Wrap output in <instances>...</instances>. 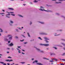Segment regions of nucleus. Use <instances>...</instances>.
<instances>
[{
	"mask_svg": "<svg viewBox=\"0 0 65 65\" xmlns=\"http://www.w3.org/2000/svg\"><path fill=\"white\" fill-rule=\"evenodd\" d=\"M7 37L8 38L9 40H10L12 39V35H7Z\"/></svg>",
	"mask_w": 65,
	"mask_h": 65,
	"instance_id": "obj_1",
	"label": "nucleus"
},
{
	"mask_svg": "<svg viewBox=\"0 0 65 65\" xmlns=\"http://www.w3.org/2000/svg\"><path fill=\"white\" fill-rule=\"evenodd\" d=\"M40 8L39 9V10H41V11H47V12H49V11L46 10H45L44 9H44V7L43 6H41L40 7Z\"/></svg>",
	"mask_w": 65,
	"mask_h": 65,
	"instance_id": "obj_2",
	"label": "nucleus"
},
{
	"mask_svg": "<svg viewBox=\"0 0 65 65\" xmlns=\"http://www.w3.org/2000/svg\"><path fill=\"white\" fill-rule=\"evenodd\" d=\"M35 48L36 49V50H37V51L39 52H40V53H43V51L41 50L40 49L36 48V47H35Z\"/></svg>",
	"mask_w": 65,
	"mask_h": 65,
	"instance_id": "obj_3",
	"label": "nucleus"
},
{
	"mask_svg": "<svg viewBox=\"0 0 65 65\" xmlns=\"http://www.w3.org/2000/svg\"><path fill=\"white\" fill-rule=\"evenodd\" d=\"M13 21L10 20L9 24L10 26H12V24H13Z\"/></svg>",
	"mask_w": 65,
	"mask_h": 65,
	"instance_id": "obj_4",
	"label": "nucleus"
},
{
	"mask_svg": "<svg viewBox=\"0 0 65 65\" xmlns=\"http://www.w3.org/2000/svg\"><path fill=\"white\" fill-rule=\"evenodd\" d=\"M39 34L40 35H45L46 34L43 32H40L39 33Z\"/></svg>",
	"mask_w": 65,
	"mask_h": 65,
	"instance_id": "obj_5",
	"label": "nucleus"
},
{
	"mask_svg": "<svg viewBox=\"0 0 65 65\" xmlns=\"http://www.w3.org/2000/svg\"><path fill=\"white\" fill-rule=\"evenodd\" d=\"M13 44L12 43H11L10 44H9V46H13Z\"/></svg>",
	"mask_w": 65,
	"mask_h": 65,
	"instance_id": "obj_6",
	"label": "nucleus"
},
{
	"mask_svg": "<svg viewBox=\"0 0 65 65\" xmlns=\"http://www.w3.org/2000/svg\"><path fill=\"white\" fill-rule=\"evenodd\" d=\"M49 45V44H44V46H47Z\"/></svg>",
	"mask_w": 65,
	"mask_h": 65,
	"instance_id": "obj_7",
	"label": "nucleus"
},
{
	"mask_svg": "<svg viewBox=\"0 0 65 65\" xmlns=\"http://www.w3.org/2000/svg\"><path fill=\"white\" fill-rule=\"evenodd\" d=\"M4 40H5V41H8V39L6 38H4Z\"/></svg>",
	"mask_w": 65,
	"mask_h": 65,
	"instance_id": "obj_8",
	"label": "nucleus"
},
{
	"mask_svg": "<svg viewBox=\"0 0 65 65\" xmlns=\"http://www.w3.org/2000/svg\"><path fill=\"white\" fill-rule=\"evenodd\" d=\"M0 63H1L2 64H3V65H6V64L5 63H4V62H1Z\"/></svg>",
	"mask_w": 65,
	"mask_h": 65,
	"instance_id": "obj_9",
	"label": "nucleus"
},
{
	"mask_svg": "<svg viewBox=\"0 0 65 65\" xmlns=\"http://www.w3.org/2000/svg\"><path fill=\"white\" fill-rule=\"evenodd\" d=\"M9 15H10V14H8L6 15V17H7V18H9Z\"/></svg>",
	"mask_w": 65,
	"mask_h": 65,
	"instance_id": "obj_10",
	"label": "nucleus"
},
{
	"mask_svg": "<svg viewBox=\"0 0 65 65\" xmlns=\"http://www.w3.org/2000/svg\"><path fill=\"white\" fill-rule=\"evenodd\" d=\"M44 39H45V40H48V39L46 37H45L44 38Z\"/></svg>",
	"mask_w": 65,
	"mask_h": 65,
	"instance_id": "obj_11",
	"label": "nucleus"
},
{
	"mask_svg": "<svg viewBox=\"0 0 65 65\" xmlns=\"http://www.w3.org/2000/svg\"><path fill=\"white\" fill-rule=\"evenodd\" d=\"M18 15L20 17H21V18H23V16L21 15L18 14Z\"/></svg>",
	"mask_w": 65,
	"mask_h": 65,
	"instance_id": "obj_12",
	"label": "nucleus"
},
{
	"mask_svg": "<svg viewBox=\"0 0 65 65\" xmlns=\"http://www.w3.org/2000/svg\"><path fill=\"white\" fill-rule=\"evenodd\" d=\"M37 64L39 65H42V63H37Z\"/></svg>",
	"mask_w": 65,
	"mask_h": 65,
	"instance_id": "obj_13",
	"label": "nucleus"
},
{
	"mask_svg": "<svg viewBox=\"0 0 65 65\" xmlns=\"http://www.w3.org/2000/svg\"><path fill=\"white\" fill-rule=\"evenodd\" d=\"M34 2L35 3H37L38 2V1L35 0Z\"/></svg>",
	"mask_w": 65,
	"mask_h": 65,
	"instance_id": "obj_14",
	"label": "nucleus"
},
{
	"mask_svg": "<svg viewBox=\"0 0 65 65\" xmlns=\"http://www.w3.org/2000/svg\"><path fill=\"white\" fill-rule=\"evenodd\" d=\"M8 9H10L11 10H14V9H13V8H8Z\"/></svg>",
	"mask_w": 65,
	"mask_h": 65,
	"instance_id": "obj_15",
	"label": "nucleus"
},
{
	"mask_svg": "<svg viewBox=\"0 0 65 65\" xmlns=\"http://www.w3.org/2000/svg\"><path fill=\"white\" fill-rule=\"evenodd\" d=\"M44 41H46L45 42H46V43H48V42H49L48 41L46 40H45Z\"/></svg>",
	"mask_w": 65,
	"mask_h": 65,
	"instance_id": "obj_16",
	"label": "nucleus"
},
{
	"mask_svg": "<svg viewBox=\"0 0 65 65\" xmlns=\"http://www.w3.org/2000/svg\"><path fill=\"white\" fill-rule=\"evenodd\" d=\"M20 63H21V64H24L25 63V62H21Z\"/></svg>",
	"mask_w": 65,
	"mask_h": 65,
	"instance_id": "obj_17",
	"label": "nucleus"
},
{
	"mask_svg": "<svg viewBox=\"0 0 65 65\" xmlns=\"http://www.w3.org/2000/svg\"><path fill=\"white\" fill-rule=\"evenodd\" d=\"M27 43H28V42H24V44H27Z\"/></svg>",
	"mask_w": 65,
	"mask_h": 65,
	"instance_id": "obj_18",
	"label": "nucleus"
},
{
	"mask_svg": "<svg viewBox=\"0 0 65 65\" xmlns=\"http://www.w3.org/2000/svg\"><path fill=\"white\" fill-rule=\"evenodd\" d=\"M39 23H40L42 24H44V22H39Z\"/></svg>",
	"mask_w": 65,
	"mask_h": 65,
	"instance_id": "obj_19",
	"label": "nucleus"
},
{
	"mask_svg": "<svg viewBox=\"0 0 65 65\" xmlns=\"http://www.w3.org/2000/svg\"><path fill=\"white\" fill-rule=\"evenodd\" d=\"M0 30H1V31H0V32H3V30H2V29L1 28H0Z\"/></svg>",
	"mask_w": 65,
	"mask_h": 65,
	"instance_id": "obj_20",
	"label": "nucleus"
},
{
	"mask_svg": "<svg viewBox=\"0 0 65 65\" xmlns=\"http://www.w3.org/2000/svg\"><path fill=\"white\" fill-rule=\"evenodd\" d=\"M27 34L28 35V36L29 37H30V35L29 34V33H28V32H27Z\"/></svg>",
	"mask_w": 65,
	"mask_h": 65,
	"instance_id": "obj_21",
	"label": "nucleus"
},
{
	"mask_svg": "<svg viewBox=\"0 0 65 65\" xmlns=\"http://www.w3.org/2000/svg\"><path fill=\"white\" fill-rule=\"evenodd\" d=\"M5 61H7V62H8L9 61V59H7V60H5Z\"/></svg>",
	"mask_w": 65,
	"mask_h": 65,
	"instance_id": "obj_22",
	"label": "nucleus"
},
{
	"mask_svg": "<svg viewBox=\"0 0 65 65\" xmlns=\"http://www.w3.org/2000/svg\"><path fill=\"white\" fill-rule=\"evenodd\" d=\"M38 38L39 39H40V40H42V39L40 37H38Z\"/></svg>",
	"mask_w": 65,
	"mask_h": 65,
	"instance_id": "obj_23",
	"label": "nucleus"
},
{
	"mask_svg": "<svg viewBox=\"0 0 65 65\" xmlns=\"http://www.w3.org/2000/svg\"><path fill=\"white\" fill-rule=\"evenodd\" d=\"M40 45H43L44 46V44H40Z\"/></svg>",
	"mask_w": 65,
	"mask_h": 65,
	"instance_id": "obj_24",
	"label": "nucleus"
},
{
	"mask_svg": "<svg viewBox=\"0 0 65 65\" xmlns=\"http://www.w3.org/2000/svg\"><path fill=\"white\" fill-rule=\"evenodd\" d=\"M44 59H46V60H48L49 59H47L46 58H43Z\"/></svg>",
	"mask_w": 65,
	"mask_h": 65,
	"instance_id": "obj_25",
	"label": "nucleus"
},
{
	"mask_svg": "<svg viewBox=\"0 0 65 65\" xmlns=\"http://www.w3.org/2000/svg\"><path fill=\"white\" fill-rule=\"evenodd\" d=\"M5 13H0V14H4Z\"/></svg>",
	"mask_w": 65,
	"mask_h": 65,
	"instance_id": "obj_26",
	"label": "nucleus"
},
{
	"mask_svg": "<svg viewBox=\"0 0 65 65\" xmlns=\"http://www.w3.org/2000/svg\"><path fill=\"white\" fill-rule=\"evenodd\" d=\"M17 49L18 50V51H21L20 50H19V48H17Z\"/></svg>",
	"mask_w": 65,
	"mask_h": 65,
	"instance_id": "obj_27",
	"label": "nucleus"
},
{
	"mask_svg": "<svg viewBox=\"0 0 65 65\" xmlns=\"http://www.w3.org/2000/svg\"><path fill=\"white\" fill-rule=\"evenodd\" d=\"M54 61L53 60H50V62H54Z\"/></svg>",
	"mask_w": 65,
	"mask_h": 65,
	"instance_id": "obj_28",
	"label": "nucleus"
},
{
	"mask_svg": "<svg viewBox=\"0 0 65 65\" xmlns=\"http://www.w3.org/2000/svg\"><path fill=\"white\" fill-rule=\"evenodd\" d=\"M11 61H13V60L12 59H11L10 60H9V62H11Z\"/></svg>",
	"mask_w": 65,
	"mask_h": 65,
	"instance_id": "obj_29",
	"label": "nucleus"
},
{
	"mask_svg": "<svg viewBox=\"0 0 65 65\" xmlns=\"http://www.w3.org/2000/svg\"><path fill=\"white\" fill-rule=\"evenodd\" d=\"M54 55V54L52 53H51L50 54V55L51 56H52V55Z\"/></svg>",
	"mask_w": 65,
	"mask_h": 65,
	"instance_id": "obj_30",
	"label": "nucleus"
},
{
	"mask_svg": "<svg viewBox=\"0 0 65 65\" xmlns=\"http://www.w3.org/2000/svg\"><path fill=\"white\" fill-rule=\"evenodd\" d=\"M35 62L36 63H37V62H38V61H37V60H35Z\"/></svg>",
	"mask_w": 65,
	"mask_h": 65,
	"instance_id": "obj_31",
	"label": "nucleus"
},
{
	"mask_svg": "<svg viewBox=\"0 0 65 65\" xmlns=\"http://www.w3.org/2000/svg\"><path fill=\"white\" fill-rule=\"evenodd\" d=\"M61 3V2H56L55 3Z\"/></svg>",
	"mask_w": 65,
	"mask_h": 65,
	"instance_id": "obj_32",
	"label": "nucleus"
},
{
	"mask_svg": "<svg viewBox=\"0 0 65 65\" xmlns=\"http://www.w3.org/2000/svg\"><path fill=\"white\" fill-rule=\"evenodd\" d=\"M62 44H63V45H64V46H65V44L63 43H62Z\"/></svg>",
	"mask_w": 65,
	"mask_h": 65,
	"instance_id": "obj_33",
	"label": "nucleus"
},
{
	"mask_svg": "<svg viewBox=\"0 0 65 65\" xmlns=\"http://www.w3.org/2000/svg\"><path fill=\"white\" fill-rule=\"evenodd\" d=\"M16 31H17V32H19V30H18V29H16Z\"/></svg>",
	"mask_w": 65,
	"mask_h": 65,
	"instance_id": "obj_34",
	"label": "nucleus"
},
{
	"mask_svg": "<svg viewBox=\"0 0 65 65\" xmlns=\"http://www.w3.org/2000/svg\"><path fill=\"white\" fill-rule=\"evenodd\" d=\"M60 60H62V61H65V60L64 59H60Z\"/></svg>",
	"mask_w": 65,
	"mask_h": 65,
	"instance_id": "obj_35",
	"label": "nucleus"
},
{
	"mask_svg": "<svg viewBox=\"0 0 65 65\" xmlns=\"http://www.w3.org/2000/svg\"><path fill=\"white\" fill-rule=\"evenodd\" d=\"M15 38H17V39L19 38L18 37H17V36H16L15 37Z\"/></svg>",
	"mask_w": 65,
	"mask_h": 65,
	"instance_id": "obj_36",
	"label": "nucleus"
},
{
	"mask_svg": "<svg viewBox=\"0 0 65 65\" xmlns=\"http://www.w3.org/2000/svg\"><path fill=\"white\" fill-rule=\"evenodd\" d=\"M11 15H12L13 16H14L15 15L13 14H11Z\"/></svg>",
	"mask_w": 65,
	"mask_h": 65,
	"instance_id": "obj_37",
	"label": "nucleus"
},
{
	"mask_svg": "<svg viewBox=\"0 0 65 65\" xmlns=\"http://www.w3.org/2000/svg\"><path fill=\"white\" fill-rule=\"evenodd\" d=\"M9 13H14V12H10Z\"/></svg>",
	"mask_w": 65,
	"mask_h": 65,
	"instance_id": "obj_38",
	"label": "nucleus"
},
{
	"mask_svg": "<svg viewBox=\"0 0 65 65\" xmlns=\"http://www.w3.org/2000/svg\"><path fill=\"white\" fill-rule=\"evenodd\" d=\"M65 55V53L63 54L62 55V56H64Z\"/></svg>",
	"mask_w": 65,
	"mask_h": 65,
	"instance_id": "obj_39",
	"label": "nucleus"
},
{
	"mask_svg": "<svg viewBox=\"0 0 65 65\" xmlns=\"http://www.w3.org/2000/svg\"><path fill=\"white\" fill-rule=\"evenodd\" d=\"M59 1H62L63 0L64 1H65V0H59Z\"/></svg>",
	"mask_w": 65,
	"mask_h": 65,
	"instance_id": "obj_40",
	"label": "nucleus"
},
{
	"mask_svg": "<svg viewBox=\"0 0 65 65\" xmlns=\"http://www.w3.org/2000/svg\"><path fill=\"white\" fill-rule=\"evenodd\" d=\"M60 65H64V64H63V63H60Z\"/></svg>",
	"mask_w": 65,
	"mask_h": 65,
	"instance_id": "obj_41",
	"label": "nucleus"
},
{
	"mask_svg": "<svg viewBox=\"0 0 65 65\" xmlns=\"http://www.w3.org/2000/svg\"><path fill=\"white\" fill-rule=\"evenodd\" d=\"M8 58H11V57L10 56H9V57H8Z\"/></svg>",
	"mask_w": 65,
	"mask_h": 65,
	"instance_id": "obj_42",
	"label": "nucleus"
},
{
	"mask_svg": "<svg viewBox=\"0 0 65 65\" xmlns=\"http://www.w3.org/2000/svg\"><path fill=\"white\" fill-rule=\"evenodd\" d=\"M8 43H10V41H8Z\"/></svg>",
	"mask_w": 65,
	"mask_h": 65,
	"instance_id": "obj_43",
	"label": "nucleus"
},
{
	"mask_svg": "<svg viewBox=\"0 0 65 65\" xmlns=\"http://www.w3.org/2000/svg\"><path fill=\"white\" fill-rule=\"evenodd\" d=\"M32 24V23L31 22H30V25H31Z\"/></svg>",
	"mask_w": 65,
	"mask_h": 65,
	"instance_id": "obj_44",
	"label": "nucleus"
},
{
	"mask_svg": "<svg viewBox=\"0 0 65 65\" xmlns=\"http://www.w3.org/2000/svg\"><path fill=\"white\" fill-rule=\"evenodd\" d=\"M29 3L30 4H32V3L31 2H30Z\"/></svg>",
	"mask_w": 65,
	"mask_h": 65,
	"instance_id": "obj_45",
	"label": "nucleus"
},
{
	"mask_svg": "<svg viewBox=\"0 0 65 65\" xmlns=\"http://www.w3.org/2000/svg\"><path fill=\"white\" fill-rule=\"evenodd\" d=\"M11 50L12 51H13V48H12Z\"/></svg>",
	"mask_w": 65,
	"mask_h": 65,
	"instance_id": "obj_46",
	"label": "nucleus"
},
{
	"mask_svg": "<svg viewBox=\"0 0 65 65\" xmlns=\"http://www.w3.org/2000/svg\"><path fill=\"white\" fill-rule=\"evenodd\" d=\"M7 54H9V52H7Z\"/></svg>",
	"mask_w": 65,
	"mask_h": 65,
	"instance_id": "obj_47",
	"label": "nucleus"
},
{
	"mask_svg": "<svg viewBox=\"0 0 65 65\" xmlns=\"http://www.w3.org/2000/svg\"><path fill=\"white\" fill-rule=\"evenodd\" d=\"M22 36H23V37H25L24 36V35H22Z\"/></svg>",
	"mask_w": 65,
	"mask_h": 65,
	"instance_id": "obj_48",
	"label": "nucleus"
},
{
	"mask_svg": "<svg viewBox=\"0 0 65 65\" xmlns=\"http://www.w3.org/2000/svg\"><path fill=\"white\" fill-rule=\"evenodd\" d=\"M31 60H32V61H33V60H34V58H32Z\"/></svg>",
	"mask_w": 65,
	"mask_h": 65,
	"instance_id": "obj_49",
	"label": "nucleus"
},
{
	"mask_svg": "<svg viewBox=\"0 0 65 65\" xmlns=\"http://www.w3.org/2000/svg\"><path fill=\"white\" fill-rule=\"evenodd\" d=\"M7 50H10V48H7Z\"/></svg>",
	"mask_w": 65,
	"mask_h": 65,
	"instance_id": "obj_50",
	"label": "nucleus"
},
{
	"mask_svg": "<svg viewBox=\"0 0 65 65\" xmlns=\"http://www.w3.org/2000/svg\"><path fill=\"white\" fill-rule=\"evenodd\" d=\"M22 54H23V55L25 54V53H23V52H22Z\"/></svg>",
	"mask_w": 65,
	"mask_h": 65,
	"instance_id": "obj_51",
	"label": "nucleus"
},
{
	"mask_svg": "<svg viewBox=\"0 0 65 65\" xmlns=\"http://www.w3.org/2000/svg\"><path fill=\"white\" fill-rule=\"evenodd\" d=\"M24 40H20V41H24Z\"/></svg>",
	"mask_w": 65,
	"mask_h": 65,
	"instance_id": "obj_52",
	"label": "nucleus"
},
{
	"mask_svg": "<svg viewBox=\"0 0 65 65\" xmlns=\"http://www.w3.org/2000/svg\"><path fill=\"white\" fill-rule=\"evenodd\" d=\"M54 48L55 49V50H57V48L56 47H54Z\"/></svg>",
	"mask_w": 65,
	"mask_h": 65,
	"instance_id": "obj_53",
	"label": "nucleus"
},
{
	"mask_svg": "<svg viewBox=\"0 0 65 65\" xmlns=\"http://www.w3.org/2000/svg\"><path fill=\"white\" fill-rule=\"evenodd\" d=\"M7 65H10V64H9V63H7Z\"/></svg>",
	"mask_w": 65,
	"mask_h": 65,
	"instance_id": "obj_54",
	"label": "nucleus"
},
{
	"mask_svg": "<svg viewBox=\"0 0 65 65\" xmlns=\"http://www.w3.org/2000/svg\"><path fill=\"white\" fill-rule=\"evenodd\" d=\"M34 40H30V41H33Z\"/></svg>",
	"mask_w": 65,
	"mask_h": 65,
	"instance_id": "obj_55",
	"label": "nucleus"
},
{
	"mask_svg": "<svg viewBox=\"0 0 65 65\" xmlns=\"http://www.w3.org/2000/svg\"><path fill=\"white\" fill-rule=\"evenodd\" d=\"M52 61H53V60H55V59L54 58H53L52 59Z\"/></svg>",
	"mask_w": 65,
	"mask_h": 65,
	"instance_id": "obj_56",
	"label": "nucleus"
},
{
	"mask_svg": "<svg viewBox=\"0 0 65 65\" xmlns=\"http://www.w3.org/2000/svg\"><path fill=\"white\" fill-rule=\"evenodd\" d=\"M18 48H20V47H21V46H18Z\"/></svg>",
	"mask_w": 65,
	"mask_h": 65,
	"instance_id": "obj_57",
	"label": "nucleus"
},
{
	"mask_svg": "<svg viewBox=\"0 0 65 65\" xmlns=\"http://www.w3.org/2000/svg\"><path fill=\"white\" fill-rule=\"evenodd\" d=\"M19 29H20V30H22V29L20 28H19Z\"/></svg>",
	"mask_w": 65,
	"mask_h": 65,
	"instance_id": "obj_58",
	"label": "nucleus"
},
{
	"mask_svg": "<svg viewBox=\"0 0 65 65\" xmlns=\"http://www.w3.org/2000/svg\"><path fill=\"white\" fill-rule=\"evenodd\" d=\"M22 50V51H23V52H25V50Z\"/></svg>",
	"mask_w": 65,
	"mask_h": 65,
	"instance_id": "obj_59",
	"label": "nucleus"
},
{
	"mask_svg": "<svg viewBox=\"0 0 65 65\" xmlns=\"http://www.w3.org/2000/svg\"><path fill=\"white\" fill-rule=\"evenodd\" d=\"M55 61H57V59H54Z\"/></svg>",
	"mask_w": 65,
	"mask_h": 65,
	"instance_id": "obj_60",
	"label": "nucleus"
},
{
	"mask_svg": "<svg viewBox=\"0 0 65 65\" xmlns=\"http://www.w3.org/2000/svg\"><path fill=\"white\" fill-rule=\"evenodd\" d=\"M62 40H63V41H65V40H64L63 39H62Z\"/></svg>",
	"mask_w": 65,
	"mask_h": 65,
	"instance_id": "obj_61",
	"label": "nucleus"
},
{
	"mask_svg": "<svg viewBox=\"0 0 65 65\" xmlns=\"http://www.w3.org/2000/svg\"><path fill=\"white\" fill-rule=\"evenodd\" d=\"M18 53H21V52H20V51H18Z\"/></svg>",
	"mask_w": 65,
	"mask_h": 65,
	"instance_id": "obj_62",
	"label": "nucleus"
},
{
	"mask_svg": "<svg viewBox=\"0 0 65 65\" xmlns=\"http://www.w3.org/2000/svg\"><path fill=\"white\" fill-rule=\"evenodd\" d=\"M53 1H56L55 0H52Z\"/></svg>",
	"mask_w": 65,
	"mask_h": 65,
	"instance_id": "obj_63",
	"label": "nucleus"
},
{
	"mask_svg": "<svg viewBox=\"0 0 65 65\" xmlns=\"http://www.w3.org/2000/svg\"><path fill=\"white\" fill-rule=\"evenodd\" d=\"M49 12H52V11H49Z\"/></svg>",
	"mask_w": 65,
	"mask_h": 65,
	"instance_id": "obj_64",
	"label": "nucleus"
}]
</instances>
